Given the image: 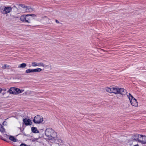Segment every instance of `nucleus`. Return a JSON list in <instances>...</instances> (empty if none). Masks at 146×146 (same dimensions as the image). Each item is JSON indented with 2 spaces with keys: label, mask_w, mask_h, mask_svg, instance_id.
I'll use <instances>...</instances> for the list:
<instances>
[{
  "label": "nucleus",
  "mask_w": 146,
  "mask_h": 146,
  "mask_svg": "<svg viewBox=\"0 0 146 146\" xmlns=\"http://www.w3.org/2000/svg\"><path fill=\"white\" fill-rule=\"evenodd\" d=\"M45 134L47 138L52 143H54L58 139L57 133L51 128L47 129L45 131Z\"/></svg>",
  "instance_id": "1"
},
{
  "label": "nucleus",
  "mask_w": 146,
  "mask_h": 146,
  "mask_svg": "<svg viewBox=\"0 0 146 146\" xmlns=\"http://www.w3.org/2000/svg\"><path fill=\"white\" fill-rule=\"evenodd\" d=\"M12 10V8L9 6H2L0 7V11L3 14L5 15L11 12Z\"/></svg>",
  "instance_id": "2"
},
{
  "label": "nucleus",
  "mask_w": 146,
  "mask_h": 146,
  "mask_svg": "<svg viewBox=\"0 0 146 146\" xmlns=\"http://www.w3.org/2000/svg\"><path fill=\"white\" fill-rule=\"evenodd\" d=\"M127 96L129 98L131 105L135 107H137L138 106V104L136 100L134 98L130 93L127 94Z\"/></svg>",
  "instance_id": "3"
},
{
  "label": "nucleus",
  "mask_w": 146,
  "mask_h": 146,
  "mask_svg": "<svg viewBox=\"0 0 146 146\" xmlns=\"http://www.w3.org/2000/svg\"><path fill=\"white\" fill-rule=\"evenodd\" d=\"M43 121V117L39 115H37L34 118L33 120V122L36 124H39Z\"/></svg>",
  "instance_id": "4"
},
{
  "label": "nucleus",
  "mask_w": 146,
  "mask_h": 146,
  "mask_svg": "<svg viewBox=\"0 0 146 146\" xmlns=\"http://www.w3.org/2000/svg\"><path fill=\"white\" fill-rule=\"evenodd\" d=\"M36 17V15L35 14H28L26 15V22L30 23L32 18H33Z\"/></svg>",
  "instance_id": "5"
},
{
  "label": "nucleus",
  "mask_w": 146,
  "mask_h": 146,
  "mask_svg": "<svg viewBox=\"0 0 146 146\" xmlns=\"http://www.w3.org/2000/svg\"><path fill=\"white\" fill-rule=\"evenodd\" d=\"M13 10L12 11V13L13 14V15H15L16 14H18L19 13H21L22 12L20 11V8L18 9L15 6H14L12 8V9Z\"/></svg>",
  "instance_id": "6"
},
{
  "label": "nucleus",
  "mask_w": 146,
  "mask_h": 146,
  "mask_svg": "<svg viewBox=\"0 0 146 146\" xmlns=\"http://www.w3.org/2000/svg\"><path fill=\"white\" fill-rule=\"evenodd\" d=\"M142 135H139L138 134H136L134 135L133 136V139L135 141H138L139 142V140L142 137Z\"/></svg>",
  "instance_id": "7"
},
{
  "label": "nucleus",
  "mask_w": 146,
  "mask_h": 146,
  "mask_svg": "<svg viewBox=\"0 0 146 146\" xmlns=\"http://www.w3.org/2000/svg\"><path fill=\"white\" fill-rule=\"evenodd\" d=\"M23 123L26 125H30L31 124V120L27 118L24 119L23 120Z\"/></svg>",
  "instance_id": "8"
},
{
  "label": "nucleus",
  "mask_w": 146,
  "mask_h": 146,
  "mask_svg": "<svg viewBox=\"0 0 146 146\" xmlns=\"http://www.w3.org/2000/svg\"><path fill=\"white\" fill-rule=\"evenodd\" d=\"M126 93V91L123 88H119L118 89V94H120L122 95H124Z\"/></svg>",
  "instance_id": "9"
},
{
  "label": "nucleus",
  "mask_w": 146,
  "mask_h": 146,
  "mask_svg": "<svg viewBox=\"0 0 146 146\" xmlns=\"http://www.w3.org/2000/svg\"><path fill=\"white\" fill-rule=\"evenodd\" d=\"M16 88H11L9 90V92L11 94H16Z\"/></svg>",
  "instance_id": "10"
},
{
  "label": "nucleus",
  "mask_w": 146,
  "mask_h": 146,
  "mask_svg": "<svg viewBox=\"0 0 146 146\" xmlns=\"http://www.w3.org/2000/svg\"><path fill=\"white\" fill-rule=\"evenodd\" d=\"M141 138H142V139H140L139 140V142L143 144L146 143V136H143L142 135V137Z\"/></svg>",
  "instance_id": "11"
},
{
  "label": "nucleus",
  "mask_w": 146,
  "mask_h": 146,
  "mask_svg": "<svg viewBox=\"0 0 146 146\" xmlns=\"http://www.w3.org/2000/svg\"><path fill=\"white\" fill-rule=\"evenodd\" d=\"M5 135L9 136V139L12 141L14 142H16L17 141V139L15 138L14 136L11 135H8L7 134H5Z\"/></svg>",
  "instance_id": "12"
},
{
  "label": "nucleus",
  "mask_w": 146,
  "mask_h": 146,
  "mask_svg": "<svg viewBox=\"0 0 146 146\" xmlns=\"http://www.w3.org/2000/svg\"><path fill=\"white\" fill-rule=\"evenodd\" d=\"M106 91L109 93H113V87H107L106 88Z\"/></svg>",
  "instance_id": "13"
},
{
  "label": "nucleus",
  "mask_w": 146,
  "mask_h": 146,
  "mask_svg": "<svg viewBox=\"0 0 146 146\" xmlns=\"http://www.w3.org/2000/svg\"><path fill=\"white\" fill-rule=\"evenodd\" d=\"M26 16L22 15L21 16L20 19L21 21L24 22H26Z\"/></svg>",
  "instance_id": "14"
},
{
  "label": "nucleus",
  "mask_w": 146,
  "mask_h": 146,
  "mask_svg": "<svg viewBox=\"0 0 146 146\" xmlns=\"http://www.w3.org/2000/svg\"><path fill=\"white\" fill-rule=\"evenodd\" d=\"M119 88L115 87H113V93L115 94H118V93Z\"/></svg>",
  "instance_id": "15"
},
{
  "label": "nucleus",
  "mask_w": 146,
  "mask_h": 146,
  "mask_svg": "<svg viewBox=\"0 0 146 146\" xmlns=\"http://www.w3.org/2000/svg\"><path fill=\"white\" fill-rule=\"evenodd\" d=\"M31 130L32 132L34 133H36L38 132L37 128L35 127H32L31 128Z\"/></svg>",
  "instance_id": "16"
},
{
  "label": "nucleus",
  "mask_w": 146,
  "mask_h": 146,
  "mask_svg": "<svg viewBox=\"0 0 146 146\" xmlns=\"http://www.w3.org/2000/svg\"><path fill=\"white\" fill-rule=\"evenodd\" d=\"M27 66V64L25 63H23L19 65L18 67L19 68H25Z\"/></svg>",
  "instance_id": "17"
},
{
  "label": "nucleus",
  "mask_w": 146,
  "mask_h": 146,
  "mask_svg": "<svg viewBox=\"0 0 146 146\" xmlns=\"http://www.w3.org/2000/svg\"><path fill=\"white\" fill-rule=\"evenodd\" d=\"M2 68L3 69H9V65H7V64H4L2 66Z\"/></svg>",
  "instance_id": "18"
},
{
  "label": "nucleus",
  "mask_w": 146,
  "mask_h": 146,
  "mask_svg": "<svg viewBox=\"0 0 146 146\" xmlns=\"http://www.w3.org/2000/svg\"><path fill=\"white\" fill-rule=\"evenodd\" d=\"M33 72V69H28L25 71V73H30Z\"/></svg>",
  "instance_id": "19"
},
{
  "label": "nucleus",
  "mask_w": 146,
  "mask_h": 146,
  "mask_svg": "<svg viewBox=\"0 0 146 146\" xmlns=\"http://www.w3.org/2000/svg\"><path fill=\"white\" fill-rule=\"evenodd\" d=\"M42 70V69L40 68H37L33 69V72H40Z\"/></svg>",
  "instance_id": "20"
},
{
  "label": "nucleus",
  "mask_w": 146,
  "mask_h": 146,
  "mask_svg": "<svg viewBox=\"0 0 146 146\" xmlns=\"http://www.w3.org/2000/svg\"><path fill=\"white\" fill-rule=\"evenodd\" d=\"M41 66L43 67H44L45 66L46 67L47 66L44 64L40 62L39 63H38V66Z\"/></svg>",
  "instance_id": "21"
},
{
  "label": "nucleus",
  "mask_w": 146,
  "mask_h": 146,
  "mask_svg": "<svg viewBox=\"0 0 146 146\" xmlns=\"http://www.w3.org/2000/svg\"><path fill=\"white\" fill-rule=\"evenodd\" d=\"M32 65L33 67L38 66V63L35 62H33L32 63Z\"/></svg>",
  "instance_id": "22"
},
{
  "label": "nucleus",
  "mask_w": 146,
  "mask_h": 146,
  "mask_svg": "<svg viewBox=\"0 0 146 146\" xmlns=\"http://www.w3.org/2000/svg\"><path fill=\"white\" fill-rule=\"evenodd\" d=\"M16 94H17L19 93H20V89H19L16 88Z\"/></svg>",
  "instance_id": "23"
},
{
  "label": "nucleus",
  "mask_w": 146,
  "mask_h": 146,
  "mask_svg": "<svg viewBox=\"0 0 146 146\" xmlns=\"http://www.w3.org/2000/svg\"><path fill=\"white\" fill-rule=\"evenodd\" d=\"M19 6L23 8H25L26 7V6L23 4H20L19 5Z\"/></svg>",
  "instance_id": "24"
},
{
  "label": "nucleus",
  "mask_w": 146,
  "mask_h": 146,
  "mask_svg": "<svg viewBox=\"0 0 146 146\" xmlns=\"http://www.w3.org/2000/svg\"><path fill=\"white\" fill-rule=\"evenodd\" d=\"M37 139H32V141H36Z\"/></svg>",
  "instance_id": "25"
},
{
  "label": "nucleus",
  "mask_w": 146,
  "mask_h": 146,
  "mask_svg": "<svg viewBox=\"0 0 146 146\" xmlns=\"http://www.w3.org/2000/svg\"><path fill=\"white\" fill-rule=\"evenodd\" d=\"M20 146H28L22 143V144H21L20 145Z\"/></svg>",
  "instance_id": "26"
},
{
  "label": "nucleus",
  "mask_w": 146,
  "mask_h": 146,
  "mask_svg": "<svg viewBox=\"0 0 146 146\" xmlns=\"http://www.w3.org/2000/svg\"><path fill=\"white\" fill-rule=\"evenodd\" d=\"M0 138L1 139H2V140H3L5 141H6V140H5V139H3L2 137L1 136H0Z\"/></svg>",
  "instance_id": "27"
},
{
  "label": "nucleus",
  "mask_w": 146,
  "mask_h": 146,
  "mask_svg": "<svg viewBox=\"0 0 146 146\" xmlns=\"http://www.w3.org/2000/svg\"><path fill=\"white\" fill-rule=\"evenodd\" d=\"M55 21L56 23H59V21L56 19L55 20Z\"/></svg>",
  "instance_id": "28"
},
{
  "label": "nucleus",
  "mask_w": 146,
  "mask_h": 146,
  "mask_svg": "<svg viewBox=\"0 0 146 146\" xmlns=\"http://www.w3.org/2000/svg\"><path fill=\"white\" fill-rule=\"evenodd\" d=\"M24 91V90H20V93H22Z\"/></svg>",
  "instance_id": "29"
},
{
  "label": "nucleus",
  "mask_w": 146,
  "mask_h": 146,
  "mask_svg": "<svg viewBox=\"0 0 146 146\" xmlns=\"http://www.w3.org/2000/svg\"><path fill=\"white\" fill-rule=\"evenodd\" d=\"M2 90V89L1 88H0V93L1 92Z\"/></svg>",
  "instance_id": "30"
},
{
  "label": "nucleus",
  "mask_w": 146,
  "mask_h": 146,
  "mask_svg": "<svg viewBox=\"0 0 146 146\" xmlns=\"http://www.w3.org/2000/svg\"><path fill=\"white\" fill-rule=\"evenodd\" d=\"M134 146H139V145L138 144H137V145H134Z\"/></svg>",
  "instance_id": "31"
},
{
  "label": "nucleus",
  "mask_w": 146,
  "mask_h": 146,
  "mask_svg": "<svg viewBox=\"0 0 146 146\" xmlns=\"http://www.w3.org/2000/svg\"><path fill=\"white\" fill-rule=\"evenodd\" d=\"M4 90H6V89H5H5H4Z\"/></svg>",
  "instance_id": "32"
},
{
  "label": "nucleus",
  "mask_w": 146,
  "mask_h": 146,
  "mask_svg": "<svg viewBox=\"0 0 146 146\" xmlns=\"http://www.w3.org/2000/svg\"><path fill=\"white\" fill-rule=\"evenodd\" d=\"M4 90H6V89H5H5H4Z\"/></svg>",
  "instance_id": "33"
}]
</instances>
